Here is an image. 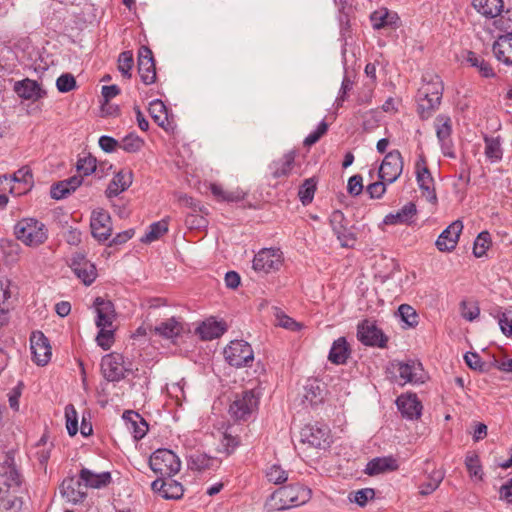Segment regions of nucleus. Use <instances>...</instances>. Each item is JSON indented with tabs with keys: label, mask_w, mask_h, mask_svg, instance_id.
<instances>
[{
	"label": "nucleus",
	"mask_w": 512,
	"mask_h": 512,
	"mask_svg": "<svg viewBox=\"0 0 512 512\" xmlns=\"http://www.w3.org/2000/svg\"><path fill=\"white\" fill-rule=\"evenodd\" d=\"M123 419L127 429L133 434L136 440L142 439L146 435L148 424L140 414L134 411H126L123 414Z\"/></svg>",
	"instance_id": "obj_32"
},
{
	"label": "nucleus",
	"mask_w": 512,
	"mask_h": 512,
	"mask_svg": "<svg viewBox=\"0 0 512 512\" xmlns=\"http://www.w3.org/2000/svg\"><path fill=\"white\" fill-rule=\"evenodd\" d=\"M396 404L402 415L408 419H418L421 416L422 404L415 394L400 395Z\"/></svg>",
	"instance_id": "obj_24"
},
{
	"label": "nucleus",
	"mask_w": 512,
	"mask_h": 512,
	"mask_svg": "<svg viewBox=\"0 0 512 512\" xmlns=\"http://www.w3.org/2000/svg\"><path fill=\"white\" fill-rule=\"evenodd\" d=\"M120 143V148L128 153H135L142 149L144 140L135 133L125 136Z\"/></svg>",
	"instance_id": "obj_45"
},
{
	"label": "nucleus",
	"mask_w": 512,
	"mask_h": 512,
	"mask_svg": "<svg viewBox=\"0 0 512 512\" xmlns=\"http://www.w3.org/2000/svg\"><path fill=\"white\" fill-rule=\"evenodd\" d=\"M66 428L70 436L78 432V414L75 407L69 404L65 407Z\"/></svg>",
	"instance_id": "obj_50"
},
{
	"label": "nucleus",
	"mask_w": 512,
	"mask_h": 512,
	"mask_svg": "<svg viewBox=\"0 0 512 512\" xmlns=\"http://www.w3.org/2000/svg\"><path fill=\"white\" fill-rule=\"evenodd\" d=\"M56 87L62 93H66L73 90L76 87V81L74 76L70 73L62 74L56 80Z\"/></svg>",
	"instance_id": "obj_56"
},
{
	"label": "nucleus",
	"mask_w": 512,
	"mask_h": 512,
	"mask_svg": "<svg viewBox=\"0 0 512 512\" xmlns=\"http://www.w3.org/2000/svg\"><path fill=\"white\" fill-rule=\"evenodd\" d=\"M463 230V223L460 220L452 222L437 238L436 247L441 252H450L455 249L460 234Z\"/></svg>",
	"instance_id": "obj_21"
},
{
	"label": "nucleus",
	"mask_w": 512,
	"mask_h": 512,
	"mask_svg": "<svg viewBox=\"0 0 512 512\" xmlns=\"http://www.w3.org/2000/svg\"><path fill=\"white\" fill-rule=\"evenodd\" d=\"M403 166L401 153L398 150H393L384 157L378 172L379 178L391 184L400 177Z\"/></svg>",
	"instance_id": "obj_13"
},
{
	"label": "nucleus",
	"mask_w": 512,
	"mask_h": 512,
	"mask_svg": "<svg viewBox=\"0 0 512 512\" xmlns=\"http://www.w3.org/2000/svg\"><path fill=\"white\" fill-rule=\"evenodd\" d=\"M434 126L444 155L453 157V154L448 152L450 149L452 133L451 118L447 115H438L435 119Z\"/></svg>",
	"instance_id": "obj_22"
},
{
	"label": "nucleus",
	"mask_w": 512,
	"mask_h": 512,
	"mask_svg": "<svg viewBox=\"0 0 512 512\" xmlns=\"http://www.w3.org/2000/svg\"><path fill=\"white\" fill-rule=\"evenodd\" d=\"M154 331L164 338L172 339L182 333L183 325L177 318L171 317L155 326Z\"/></svg>",
	"instance_id": "obj_35"
},
{
	"label": "nucleus",
	"mask_w": 512,
	"mask_h": 512,
	"mask_svg": "<svg viewBox=\"0 0 512 512\" xmlns=\"http://www.w3.org/2000/svg\"><path fill=\"white\" fill-rule=\"evenodd\" d=\"M327 129L328 125L322 121L317 129L305 138L304 145L311 146L315 144L326 133Z\"/></svg>",
	"instance_id": "obj_62"
},
{
	"label": "nucleus",
	"mask_w": 512,
	"mask_h": 512,
	"mask_svg": "<svg viewBox=\"0 0 512 512\" xmlns=\"http://www.w3.org/2000/svg\"><path fill=\"white\" fill-rule=\"evenodd\" d=\"M134 60L131 51H124L118 57V70L125 78H131V70L133 68Z\"/></svg>",
	"instance_id": "obj_47"
},
{
	"label": "nucleus",
	"mask_w": 512,
	"mask_h": 512,
	"mask_svg": "<svg viewBox=\"0 0 512 512\" xmlns=\"http://www.w3.org/2000/svg\"><path fill=\"white\" fill-rule=\"evenodd\" d=\"M23 477L19 472L13 451L0 455V512H18L22 501L18 497Z\"/></svg>",
	"instance_id": "obj_1"
},
{
	"label": "nucleus",
	"mask_w": 512,
	"mask_h": 512,
	"mask_svg": "<svg viewBox=\"0 0 512 512\" xmlns=\"http://www.w3.org/2000/svg\"><path fill=\"white\" fill-rule=\"evenodd\" d=\"M77 171L80 173L79 176H88L92 174L96 169V159L90 155L79 158L76 165Z\"/></svg>",
	"instance_id": "obj_53"
},
{
	"label": "nucleus",
	"mask_w": 512,
	"mask_h": 512,
	"mask_svg": "<svg viewBox=\"0 0 512 512\" xmlns=\"http://www.w3.org/2000/svg\"><path fill=\"white\" fill-rule=\"evenodd\" d=\"M304 401L310 405H317L323 401V389L317 381L308 382L304 387Z\"/></svg>",
	"instance_id": "obj_43"
},
{
	"label": "nucleus",
	"mask_w": 512,
	"mask_h": 512,
	"mask_svg": "<svg viewBox=\"0 0 512 512\" xmlns=\"http://www.w3.org/2000/svg\"><path fill=\"white\" fill-rule=\"evenodd\" d=\"M362 181H363V179H362V176H360V175H354V176L350 177V179L348 180V184H347V190H348L349 194H351L353 196H358L359 194H361L362 190H363Z\"/></svg>",
	"instance_id": "obj_64"
},
{
	"label": "nucleus",
	"mask_w": 512,
	"mask_h": 512,
	"mask_svg": "<svg viewBox=\"0 0 512 512\" xmlns=\"http://www.w3.org/2000/svg\"><path fill=\"white\" fill-rule=\"evenodd\" d=\"M465 465L472 478H475L478 481L483 479L482 466L478 455L474 453L468 454L465 459Z\"/></svg>",
	"instance_id": "obj_46"
},
{
	"label": "nucleus",
	"mask_w": 512,
	"mask_h": 512,
	"mask_svg": "<svg viewBox=\"0 0 512 512\" xmlns=\"http://www.w3.org/2000/svg\"><path fill=\"white\" fill-rule=\"evenodd\" d=\"M14 235L28 247H38L48 239L46 225L35 218H23L14 225Z\"/></svg>",
	"instance_id": "obj_3"
},
{
	"label": "nucleus",
	"mask_w": 512,
	"mask_h": 512,
	"mask_svg": "<svg viewBox=\"0 0 512 512\" xmlns=\"http://www.w3.org/2000/svg\"><path fill=\"white\" fill-rule=\"evenodd\" d=\"M277 321H278L279 326H281L285 329L291 330V331H297L302 328L301 323L296 322L291 317H289L285 314H282V313L277 314Z\"/></svg>",
	"instance_id": "obj_63"
},
{
	"label": "nucleus",
	"mask_w": 512,
	"mask_h": 512,
	"mask_svg": "<svg viewBox=\"0 0 512 512\" xmlns=\"http://www.w3.org/2000/svg\"><path fill=\"white\" fill-rule=\"evenodd\" d=\"M398 373L404 383L418 384L425 381V374L420 363H398Z\"/></svg>",
	"instance_id": "obj_29"
},
{
	"label": "nucleus",
	"mask_w": 512,
	"mask_h": 512,
	"mask_svg": "<svg viewBox=\"0 0 512 512\" xmlns=\"http://www.w3.org/2000/svg\"><path fill=\"white\" fill-rule=\"evenodd\" d=\"M474 8L486 17H497L503 8L502 0H473Z\"/></svg>",
	"instance_id": "obj_39"
},
{
	"label": "nucleus",
	"mask_w": 512,
	"mask_h": 512,
	"mask_svg": "<svg viewBox=\"0 0 512 512\" xmlns=\"http://www.w3.org/2000/svg\"><path fill=\"white\" fill-rule=\"evenodd\" d=\"M150 468L160 477H172L180 471L181 462L171 450L158 449L150 457Z\"/></svg>",
	"instance_id": "obj_5"
},
{
	"label": "nucleus",
	"mask_w": 512,
	"mask_h": 512,
	"mask_svg": "<svg viewBox=\"0 0 512 512\" xmlns=\"http://www.w3.org/2000/svg\"><path fill=\"white\" fill-rule=\"evenodd\" d=\"M417 213L416 205L408 202L400 210L385 216L384 223L386 225H410Z\"/></svg>",
	"instance_id": "obj_27"
},
{
	"label": "nucleus",
	"mask_w": 512,
	"mask_h": 512,
	"mask_svg": "<svg viewBox=\"0 0 512 512\" xmlns=\"http://www.w3.org/2000/svg\"><path fill=\"white\" fill-rule=\"evenodd\" d=\"M467 62L478 69V72L482 77L492 78L495 76L494 70L489 62L475 54L474 52H468Z\"/></svg>",
	"instance_id": "obj_41"
},
{
	"label": "nucleus",
	"mask_w": 512,
	"mask_h": 512,
	"mask_svg": "<svg viewBox=\"0 0 512 512\" xmlns=\"http://www.w3.org/2000/svg\"><path fill=\"white\" fill-rule=\"evenodd\" d=\"M444 476L445 474L443 470H433L432 473L429 475L427 481L420 484L419 494L422 496H427L433 493L443 481Z\"/></svg>",
	"instance_id": "obj_40"
},
{
	"label": "nucleus",
	"mask_w": 512,
	"mask_h": 512,
	"mask_svg": "<svg viewBox=\"0 0 512 512\" xmlns=\"http://www.w3.org/2000/svg\"><path fill=\"white\" fill-rule=\"evenodd\" d=\"M492 50L499 61L512 65V34L499 35L493 44Z\"/></svg>",
	"instance_id": "obj_28"
},
{
	"label": "nucleus",
	"mask_w": 512,
	"mask_h": 512,
	"mask_svg": "<svg viewBox=\"0 0 512 512\" xmlns=\"http://www.w3.org/2000/svg\"><path fill=\"white\" fill-rule=\"evenodd\" d=\"M494 23L503 34H512V13L510 11H506L504 14L499 13Z\"/></svg>",
	"instance_id": "obj_55"
},
{
	"label": "nucleus",
	"mask_w": 512,
	"mask_h": 512,
	"mask_svg": "<svg viewBox=\"0 0 512 512\" xmlns=\"http://www.w3.org/2000/svg\"><path fill=\"white\" fill-rule=\"evenodd\" d=\"M13 91L24 100L36 102L46 97L47 92L40 83L30 78L16 81Z\"/></svg>",
	"instance_id": "obj_17"
},
{
	"label": "nucleus",
	"mask_w": 512,
	"mask_h": 512,
	"mask_svg": "<svg viewBox=\"0 0 512 512\" xmlns=\"http://www.w3.org/2000/svg\"><path fill=\"white\" fill-rule=\"evenodd\" d=\"M349 354L350 350L346 339L340 337L333 342L328 359L332 363L340 365L346 363Z\"/></svg>",
	"instance_id": "obj_36"
},
{
	"label": "nucleus",
	"mask_w": 512,
	"mask_h": 512,
	"mask_svg": "<svg viewBox=\"0 0 512 512\" xmlns=\"http://www.w3.org/2000/svg\"><path fill=\"white\" fill-rule=\"evenodd\" d=\"M97 312V327H111L115 319L114 305L110 300L97 297L94 301Z\"/></svg>",
	"instance_id": "obj_26"
},
{
	"label": "nucleus",
	"mask_w": 512,
	"mask_h": 512,
	"mask_svg": "<svg viewBox=\"0 0 512 512\" xmlns=\"http://www.w3.org/2000/svg\"><path fill=\"white\" fill-rule=\"evenodd\" d=\"M30 349L37 365H46L51 358V346L48 339L40 331L33 332L30 337Z\"/></svg>",
	"instance_id": "obj_18"
},
{
	"label": "nucleus",
	"mask_w": 512,
	"mask_h": 512,
	"mask_svg": "<svg viewBox=\"0 0 512 512\" xmlns=\"http://www.w3.org/2000/svg\"><path fill=\"white\" fill-rule=\"evenodd\" d=\"M372 26L375 29H381L387 26H394L399 17L395 12H390L387 9H379L371 14Z\"/></svg>",
	"instance_id": "obj_38"
},
{
	"label": "nucleus",
	"mask_w": 512,
	"mask_h": 512,
	"mask_svg": "<svg viewBox=\"0 0 512 512\" xmlns=\"http://www.w3.org/2000/svg\"><path fill=\"white\" fill-rule=\"evenodd\" d=\"M224 357L231 366L239 368L250 365L254 359V353L249 343L235 340L225 347Z\"/></svg>",
	"instance_id": "obj_8"
},
{
	"label": "nucleus",
	"mask_w": 512,
	"mask_h": 512,
	"mask_svg": "<svg viewBox=\"0 0 512 512\" xmlns=\"http://www.w3.org/2000/svg\"><path fill=\"white\" fill-rule=\"evenodd\" d=\"M490 244V234L487 231L479 233V235L474 241L473 254L478 258L484 256L486 254V251L490 247Z\"/></svg>",
	"instance_id": "obj_48"
},
{
	"label": "nucleus",
	"mask_w": 512,
	"mask_h": 512,
	"mask_svg": "<svg viewBox=\"0 0 512 512\" xmlns=\"http://www.w3.org/2000/svg\"><path fill=\"white\" fill-rule=\"evenodd\" d=\"M75 276L86 286L91 285L97 278L96 266L81 252H75L69 263Z\"/></svg>",
	"instance_id": "obj_12"
},
{
	"label": "nucleus",
	"mask_w": 512,
	"mask_h": 512,
	"mask_svg": "<svg viewBox=\"0 0 512 512\" xmlns=\"http://www.w3.org/2000/svg\"><path fill=\"white\" fill-rule=\"evenodd\" d=\"M100 331L97 335V343L104 350H108L113 343V330L107 329L108 327H99Z\"/></svg>",
	"instance_id": "obj_59"
},
{
	"label": "nucleus",
	"mask_w": 512,
	"mask_h": 512,
	"mask_svg": "<svg viewBox=\"0 0 512 512\" xmlns=\"http://www.w3.org/2000/svg\"><path fill=\"white\" fill-rule=\"evenodd\" d=\"M398 469L397 460L392 457H377L368 462L365 473L368 475H378Z\"/></svg>",
	"instance_id": "obj_33"
},
{
	"label": "nucleus",
	"mask_w": 512,
	"mask_h": 512,
	"mask_svg": "<svg viewBox=\"0 0 512 512\" xmlns=\"http://www.w3.org/2000/svg\"><path fill=\"white\" fill-rule=\"evenodd\" d=\"M266 477L269 482L282 484L287 481L288 473L279 465H272L266 470Z\"/></svg>",
	"instance_id": "obj_52"
},
{
	"label": "nucleus",
	"mask_w": 512,
	"mask_h": 512,
	"mask_svg": "<svg viewBox=\"0 0 512 512\" xmlns=\"http://www.w3.org/2000/svg\"><path fill=\"white\" fill-rule=\"evenodd\" d=\"M133 181V174L131 170L122 169L116 173L113 179L110 181L107 189L106 196L108 198L116 197L120 193L127 190Z\"/></svg>",
	"instance_id": "obj_25"
},
{
	"label": "nucleus",
	"mask_w": 512,
	"mask_h": 512,
	"mask_svg": "<svg viewBox=\"0 0 512 512\" xmlns=\"http://www.w3.org/2000/svg\"><path fill=\"white\" fill-rule=\"evenodd\" d=\"M82 184L81 176H72L66 180L60 181L51 187V197L60 200L75 191Z\"/></svg>",
	"instance_id": "obj_34"
},
{
	"label": "nucleus",
	"mask_w": 512,
	"mask_h": 512,
	"mask_svg": "<svg viewBox=\"0 0 512 512\" xmlns=\"http://www.w3.org/2000/svg\"><path fill=\"white\" fill-rule=\"evenodd\" d=\"M423 84L418 90V112L422 119H427L438 109L442 95L443 82L441 78L433 73H427L422 78Z\"/></svg>",
	"instance_id": "obj_2"
},
{
	"label": "nucleus",
	"mask_w": 512,
	"mask_h": 512,
	"mask_svg": "<svg viewBox=\"0 0 512 512\" xmlns=\"http://www.w3.org/2000/svg\"><path fill=\"white\" fill-rule=\"evenodd\" d=\"M415 175L422 196L425 197L427 201L435 204L437 202L435 181L428 168L427 160L423 153L418 155L415 162Z\"/></svg>",
	"instance_id": "obj_7"
},
{
	"label": "nucleus",
	"mask_w": 512,
	"mask_h": 512,
	"mask_svg": "<svg viewBox=\"0 0 512 512\" xmlns=\"http://www.w3.org/2000/svg\"><path fill=\"white\" fill-rule=\"evenodd\" d=\"M479 314L480 309L478 306L471 303H467L465 301L461 303V315L466 320L473 321L479 316Z\"/></svg>",
	"instance_id": "obj_61"
},
{
	"label": "nucleus",
	"mask_w": 512,
	"mask_h": 512,
	"mask_svg": "<svg viewBox=\"0 0 512 512\" xmlns=\"http://www.w3.org/2000/svg\"><path fill=\"white\" fill-rule=\"evenodd\" d=\"M375 492L371 488L360 489L353 493V498L349 497L350 501H354L359 506H365L368 500L373 499Z\"/></svg>",
	"instance_id": "obj_58"
},
{
	"label": "nucleus",
	"mask_w": 512,
	"mask_h": 512,
	"mask_svg": "<svg viewBox=\"0 0 512 512\" xmlns=\"http://www.w3.org/2000/svg\"><path fill=\"white\" fill-rule=\"evenodd\" d=\"M330 225L343 247L353 246L356 238L348 227V222L340 210H335L330 215Z\"/></svg>",
	"instance_id": "obj_16"
},
{
	"label": "nucleus",
	"mask_w": 512,
	"mask_h": 512,
	"mask_svg": "<svg viewBox=\"0 0 512 512\" xmlns=\"http://www.w3.org/2000/svg\"><path fill=\"white\" fill-rule=\"evenodd\" d=\"M85 486L81 479L73 477L65 479L60 486V493L67 501L77 504L86 497Z\"/></svg>",
	"instance_id": "obj_23"
},
{
	"label": "nucleus",
	"mask_w": 512,
	"mask_h": 512,
	"mask_svg": "<svg viewBox=\"0 0 512 512\" xmlns=\"http://www.w3.org/2000/svg\"><path fill=\"white\" fill-rule=\"evenodd\" d=\"M212 463V458L199 452L192 454L189 458V465L191 469L198 471L209 469L212 466Z\"/></svg>",
	"instance_id": "obj_51"
},
{
	"label": "nucleus",
	"mask_w": 512,
	"mask_h": 512,
	"mask_svg": "<svg viewBox=\"0 0 512 512\" xmlns=\"http://www.w3.org/2000/svg\"><path fill=\"white\" fill-rule=\"evenodd\" d=\"M357 337L364 345L384 347L387 338L374 321L364 320L358 325Z\"/></svg>",
	"instance_id": "obj_15"
},
{
	"label": "nucleus",
	"mask_w": 512,
	"mask_h": 512,
	"mask_svg": "<svg viewBox=\"0 0 512 512\" xmlns=\"http://www.w3.org/2000/svg\"><path fill=\"white\" fill-rule=\"evenodd\" d=\"M259 394L254 390L237 394L229 407L230 415L236 420H247L258 408Z\"/></svg>",
	"instance_id": "obj_6"
},
{
	"label": "nucleus",
	"mask_w": 512,
	"mask_h": 512,
	"mask_svg": "<svg viewBox=\"0 0 512 512\" xmlns=\"http://www.w3.org/2000/svg\"><path fill=\"white\" fill-rule=\"evenodd\" d=\"M283 253L278 248H264L253 259L252 267L258 273L268 274L280 269Z\"/></svg>",
	"instance_id": "obj_10"
},
{
	"label": "nucleus",
	"mask_w": 512,
	"mask_h": 512,
	"mask_svg": "<svg viewBox=\"0 0 512 512\" xmlns=\"http://www.w3.org/2000/svg\"><path fill=\"white\" fill-rule=\"evenodd\" d=\"M168 231V224L165 220L150 225L148 232L140 239L142 243L149 244L158 240Z\"/></svg>",
	"instance_id": "obj_44"
},
{
	"label": "nucleus",
	"mask_w": 512,
	"mask_h": 512,
	"mask_svg": "<svg viewBox=\"0 0 512 512\" xmlns=\"http://www.w3.org/2000/svg\"><path fill=\"white\" fill-rule=\"evenodd\" d=\"M300 439L310 447L326 449L331 443L330 429L324 424H309L301 429Z\"/></svg>",
	"instance_id": "obj_9"
},
{
	"label": "nucleus",
	"mask_w": 512,
	"mask_h": 512,
	"mask_svg": "<svg viewBox=\"0 0 512 512\" xmlns=\"http://www.w3.org/2000/svg\"><path fill=\"white\" fill-rule=\"evenodd\" d=\"M295 161V152L290 151L284 154L280 159L273 161L270 165V169L272 170V175L275 178L287 176L294 165Z\"/></svg>",
	"instance_id": "obj_37"
},
{
	"label": "nucleus",
	"mask_w": 512,
	"mask_h": 512,
	"mask_svg": "<svg viewBox=\"0 0 512 512\" xmlns=\"http://www.w3.org/2000/svg\"><path fill=\"white\" fill-rule=\"evenodd\" d=\"M138 72L142 82L150 85L156 80V68L152 51L142 46L138 55Z\"/></svg>",
	"instance_id": "obj_20"
},
{
	"label": "nucleus",
	"mask_w": 512,
	"mask_h": 512,
	"mask_svg": "<svg viewBox=\"0 0 512 512\" xmlns=\"http://www.w3.org/2000/svg\"><path fill=\"white\" fill-rule=\"evenodd\" d=\"M151 488L162 498L168 500L180 499L184 493L183 485L180 482L173 480L171 477L156 479L152 482Z\"/></svg>",
	"instance_id": "obj_19"
},
{
	"label": "nucleus",
	"mask_w": 512,
	"mask_h": 512,
	"mask_svg": "<svg viewBox=\"0 0 512 512\" xmlns=\"http://www.w3.org/2000/svg\"><path fill=\"white\" fill-rule=\"evenodd\" d=\"M311 497V490L300 484H293L277 489L271 496L272 508L285 510L306 503Z\"/></svg>",
	"instance_id": "obj_4"
},
{
	"label": "nucleus",
	"mask_w": 512,
	"mask_h": 512,
	"mask_svg": "<svg viewBox=\"0 0 512 512\" xmlns=\"http://www.w3.org/2000/svg\"><path fill=\"white\" fill-rule=\"evenodd\" d=\"M501 331L506 336H512V309H507L499 317Z\"/></svg>",
	"instance_id": "obj_60"
},
{
	"label": "nucleus",
	"mask_w": 512,
	"mask_h": 512,
	"mask_svg": "<svg viewBox=\"0 0 512 512\" xmlns=\"http://www.w3.org/2000/svg\"><path fill=\"white\" fill-rule=\"evenodd\" d=\"M149 113L152 119L162 128L166 129L168 123L167 109L161 100H154L149 105Z\"/></svg>",
	"instance_id": "obj_42"
},
{
	"label": "nucleus",
	"mask_w": 512,
	"mask_h": 512,
	"mask_svg": "<svg viewBox=\"0 0 512 512\" xmlns=\"http://www.w3.org/2000/svg\"><path fill=\"white\" fill-rule=\"evenodd\" d=\"M92 236L99 242L106 241L112 234V222L110 214L98 208L92 211L90 218Z\"/></svg>",
	"instance_id": "obj_14"
},
{
	"label": "nucleus",
	"mask_w": 512,
	"mask_h": 512,
	"mask_svg": "<svg viewBox=\"0 0 512 512\" xmlns=\"http://www.w3.org/2000/svg\"><path fill=\"white\" fill-rule=\"evenodd\" d=\"M316 190V182L313 178L306 179L304 183L301 185L298 195L303 203V205H307L312 202L314 198V193Z\"/></svg>",
	"instance_id": "obj_49"
},
{
	"label": "nucleus",
	"mask_w": 512,
	"mask_h": 512,
	"mask_svg": "<svg viewBox=\"0 0 512 512\" xmlns=\"http://www.w3.org/2000/svg\"><path fill=\"white\" fill-rule=\"evenodd\" d=\"M101 371L106 380L116 382L131 372L132 368L125 364L124 357L121 354L111 353L102 358Z\"/></svg>",
	"instance_id": "obj_11"
},
{
	"label": "nucleus",
	"mask_w": 512,
	"mask_h": 512,
	"mask_svg": "<svg viewBox=\"0 0 512 512\" xmlns=\"http://www.w3.org/2000/svg\"><path fill=\"white\" fill-rule=\"evenodd\" d=\"M226 330L227 327L225 322L209 318L198 326L196 332L202 340H213L223 335Z\"/></svg>",
	"instance_id": "obj_30"
},
{
	"label": "nucleus",
	"mask_w": 512,
	"mask_h": 512,
	"mask_svg": "<svg viewBox=\"0 0 512 512\" xmlns=\"http://www.w3.org/2000/svg\"><path fill=\"white\" fill-rule=\"evenodd\" d=\"M485 154L491 160H499L502 157L500 142L495 138H485Z\"/></svg>",
	"instance_id": "obj_54"
},
{
	"label": "nucleus",
	"mask_w": 512,
	"mask_h": 512,
	"mask_svg": "<svg viewBox=\"0 0 512 512\" xmlns=\"http://www.w3.org/2000/svg\"><path fill=\"white\" fill-rule=\"evenodd\" d=\"M80 479L84 483L85 488L100 489L106 487L111 482V474L109 472L96 473L90 469L83 468L80 471Z\"/></svg>",
	"instance_id": "obj_31"
},
{
	"label": "nucleus",
	"mask_w": 512,
	"mask_h": 512,
	"mask_svg": "<svg viewBox=\"0 0 512 512\" xmlns=\"http://www.w3.org/2000/svg\"><path fill=\"white\" fill-rule=\"evenodd\" d=\"M401 319L409 326L417 324V314L414 308L407 304L400 305L398 309Z\"/></svg>",
	"instance_id": "obj_57"
}]
</instances>
